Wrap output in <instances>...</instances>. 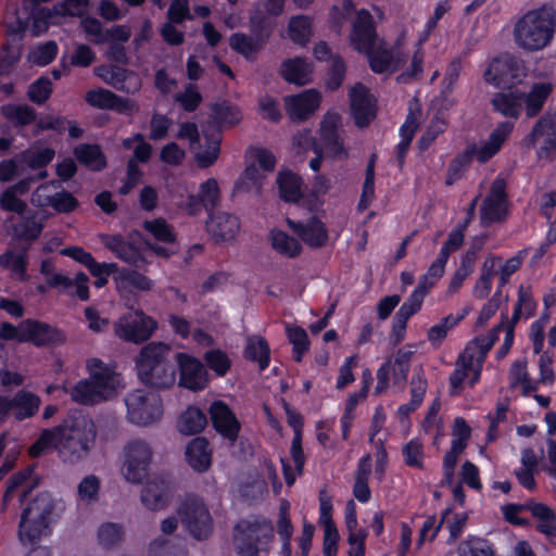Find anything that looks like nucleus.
<instances>
[{
  "label": "nucleus",
  "mask_w": 556,
  "mask_h": 556,
  "mask_svg": "<svg viewBox=\"0 0 556 556\" xmlns=\"http://www.w3.org/2000/svg\"><path fill=\"white\" fill-rule=\"evenodd\" d=\"M97 441L94 422L78 412L70 413L63 421L41 431L29 447L33 457L40 456L48 448H55L64 464L76 465L85 462Z\"/></svg>",
  "instance_id": "obj_1"
},
{
  "label": "nucleus",
  "mask_w": 556,
  "mask_h": 556,
  "mask_svg": "<svg viewBox=\"0 0 556 556\" xmlns=\"http://www.w3.org/2000/svg\"><path fill=\"white\" fill-rule=\"evenodd\" d=\"M140 381L154 389L170 388L176 380V353L168 344L150 342L136 357Z\"/></svg>",
  "instance_id": "obj_2"
},
{
  "label": "nucleus",
  "mask_w": 556,
  "mask_h": 556,
  "mask_svg": "<svg viewBox=\"0 0 556 556\" xmlns=\"http://www.w3.org/2000/svg\"><path fill=\"white\" fill-rule=\"evenodd\" d=\"M556 31V12L552 7L543 5L528 11L514 25V41L527 52L545 49L554 39Z\"/></svg>",
  "instance_id": "obj_3"
},
{
  "label": "nucleus",
  "mask_w": 556,
  "mask_h": 556,
  "mask_svg": "<svg viewBox=\"0 0 556 556\" xmlns=\"http://www.w3.org/2000/svg\"><path fill=\"white\" fill-rule=\"evenodd\" d=\"M90 377L78 381L73 388L64 390L71 399L81 405H94L113 399L119 386V375L99 358L88 362Z\"/></svg>",
  "instance_id": "obj_4"
},
{
  "label": "nucleus",
  "mask_w": 556,
  "mask_h": 556,
  "mask_svg": "<svg viewBox=\"0 0 556 556\" xmlns=\"http://www.w3.org/2000/svg\"><path fill=\"white\" fill-rule=\"evenodd\" d=\"M177 515L185 530L197 541H206L214 531L213 517L203 498L187 494L177 506Z\"/></svg>",
  "instance_id": "obj_5"
},
{
  "label": "nucleus",
  "mask_w": 556,
  "mask_h": 556,
  "mask_svg": "<svg viewBox=\"0 0 556 556\" xmlns=\"http://www.w3.org/2000/svg\"><path fill=\"white\" fill-rule=\"evenodd\" d=\"M53 508L50 493H39L22 511L20 534L27 536L29 541L39 538L48 528Z\"/></svg>",
  "instance_id": "obj_6"
},
{
  "label": "nucleus",
  "mask_w": 556,
  "mask_h": 556,
  "mask_svg": "<svg viewBox=\"0 0 556 556\" xmlns=\"http://www.w3.org/2000/svg\"><path fill=\"white\" fill-rule=\"evenodd\" d=\"M233 545L240 556H260L262 540L273 536L269 522L240 521L235 528Z\"/></svg>",
  "instance_id": "obj_7"
},
{
  "label": "nucleus",
  "mask_w": 556,
  "mask_h": 556,
  "mask_svg": "<svg viewBox=\"0 0 556 556\" xmlns=\"http://www.w3.org/2000/svg\"><path fill=\"white\" fill-rule=\"evenodd\" d=\"M156 329V321L141 309L123 315L115 324V334L127 342L139 344L147 341Z\"/></svg>",
  "instance_id": "obj_8"
},
{
  "label": "nucleus",
  "mask_w": 556,
  "mask_h": 556,
  "mask_svg": "<svg viewBox=\"0 0 556 556\" xmlns=\"http://www.w3.org/2000/svg\"><path fill=\"white\" fill-rule=\"evenodd\" d=\"M123 476L131 483H140L147 476L152 458L150 445L140 439L129 442L125 447Z\"/></svg>",
  "instance_id": "obj_9"
},
{
  "label": "nucleus",
  "mask_w": 556,
  "mask_h": 556,
  "mask_svg": "<svg viewBox=\"0 0 556 556\" xmlns=\"http://www.w3.org/2000/svg\"><path fill=\"white\" fill-rule=\"evenodd\" d=\"M128 418L131 422L147 426L162 416V404L156 395L148 396L140 390H135L125 397Z\"/></svg>",
  "instance_id": "obj_10"
},
{
  "label": "nucleus",
  "mask_w": 556,
  "mask_h": 556,
  "mask_svg": "<svg viewBox=\"0 0 556 556\" xmlns=\"http://www.w3.org/2000/svg\"><path fill=\"white\" fill-rule=\"evenodd\" d=\"M525 76L522 62L509 54L495 58L484 73L485 80L496 87H510L520 83Z\"/></svg>",
  "instance_id": "obj_11"
},
{
  "label": "nucleus",
  "mask_w": 556,
  "mask_h": 556,
  "mask_svg": "<svg viewBox=\"0 0 556 556\" xmlns=\"http://www.w3.org/2000/svg\"><path fill=\"white\" fill-rule=\"evenodd\" d=\"M506 197V181L503 178H496L480 207V223L482 226L486 227L505 219L507 215Z\"/></svg>",
  "instance_id": "obj_12"
},
{
  "label": "nucleus",
  "mask_w": 556,
  "mask_h": 556,
  "mask_svg": "<svg viewBox=\"0 0 556 556\" xmlns=\"http://www.w3.org/2000/svg\"><path fill=\"white\" fill-rule=\"evenodd\" d=\"M533 143H539L538 155L551 161L556 155V106L547 111L534 125L531 134Z\"/></svg>",
  "instance_id": "obj_13"
},
{
  "label": "nucleus",
  "mask_w": 556,
  "mask_h": 556,
  "mask_svg": "<svg viewBox=\"0 0 556 556\" xmlns=\"http://www.w3.org/2000/svg\"><path fill=\"white\" fill-rule=\"evenodd\" d=\"M320 138L328 154L336 159H344L348 152L342 136V122L338 113H327L320 123Z\"/></svg>",
  "instance_id": "obj_14"
},
{
  "label": "nucleus",
  "mask_w": 556,
  "mask_h": 556,
  "mask_svg": "<svg viewBox=\"0 0 556 556\" xmlns=\"http://www.w3.org/2000/svg\"><path fill=\"white\" fill-rule=\"evenodd\" d=\"M350 40L358 52H368L377 45L374 18L367 10L357 12L352 25Z\"/></svg>",
  "instance_id": "obj_15"
},
{
  "label": "nucleus",
  "mask_w": 556,
  "mask_h": 556,
  "mask_svg": "<svg viewBox=\"0 0 556 556\" xmlns=\"http://www.w3.org/2000/svg\"><path fill=\"white\" fill-rule=\"evenodd\" d=\"M176 366L180 370L179 384L192 391L202 390L207 383V372L204 366L195 358L176 353Z\"/></svg>",
  "instance_id": "obj_16"
},
{
  "label": "nucleus",
  "mask_w": 556,
  "mask_h": 556,
  "mask_svg": "<svg viewBox=\"0 0 556 556\" xmlns=\"http://www.w3.org/2000/svg\"><path fill=\"white\" fill-rule=\"evenodd\" d=\"M351 111L358 127L367 126L376 116V100L362 84H356L350 91Z\"/></svg>",
  "instance_id": "obj_17"
},
{
  "label": "nucleus",
  "mask_w": 556,
  "mask_h": 556,
  "mask_svg": "<svg viewBox=\"0 0 556 556\" xmlns=\"http://www.w3.org/2000/svg\"><path fill=\"white\" fill-rule=\"evenodd\" d=\"M514 125L509 122H503L491 132L489 139L481 144L471 143L466 150L471 156L476 157L480 163L488 162L493 157L503 146L513 130Z\"/></svg>",
  "instance_id": "obj_18"
},
{
  "label": "nucleus",
  "mask_w": 556,
  "mask_h": 556,
  "mask_svg": "<svg viewBox=\"0 0 556 556\" xmlns=\"http://www.w3.org/2000/svg\"><path fill=\"white\" fill-rule=\"evenodd\" d=\"M320 94L314 89L285 98L287 114L292 121H305L318 109Z\"/></svg>",
  "instance_id": "obj_19"
},
{
  "label": "nucleus",
  "mask_w": 556,
  "mask_h": 556,
  "mask_svg": "<svg viewBox=\"0 0 556 556\" xmlns=\"http://www.w3.org/2000/svg\"><path fill=\"white\" fill-rule=\"evenodd\" d=\"M370 63V67L376 73H393L406 63L407 56L399 50H389L380 42L375 45L368 52H364Z\"/></svg>",
  "instance_id": "obj_20"
},
{
  "label": "nucleus",
  "mask_w": 556,
  "mask_h": 556,
  "mask_svg": "<svg viewBox=\"0 0 556 556\" xmlns=\"http://www.w3.org/2000/svg\"><path fill=\"white\" fill-rule=\"evenodd\" d=\"M170 497V483L163 477L149 480L141 491V502L150 510L167 507Z\"/></svg>",
  "instance_id": "obj_21"
},
{
  "label": "nucleus",
  "mask_w": 556,
  "mask_h": 556,
  "mask_svg": "<svg viewBox=\"0 0 556 556\" xmlns=\"http://www.w3.org/2000/svg\"><path fill=\"white\" fill-rule=\"evenodd\" d=\"M210 414L216 431L233 444L238 438L240 424L231 409L225 403L217 401L211 405Z\"/></svg>",
  "instance_id": "obj_22"
},
{
  "label": "nucleus",
  "mask_w": 556,
  "mask_h": 556,
  "mask_svg": "<svg viewBox=\"0 0 556 556\" xmlns=\"http://www.w3.org/2000/svg\"><path fill=\"white\" fill-rule=\"evenodd\" d=\"M239 229L238 218L226 212L210 214V219L206 222V230L212 239L216 241H230L235 239Z\"/></svg>",
  "instance_id": "obj_23"
},
{
  "label": "nucleus",
  "mask_w": 556,
  "mask_h": 556,
  "mask_svg": "<svg viewBox=\"0 0 556 556\" xmlns=\"http://www.w3.org/2000/svg\"><path fill=\"white\" fill-rule=\"evenodd\" d=\"M22 331L21 341H30L38 346L55 344L63 341L62 333L59 330L30 319L22 323Z\"/></svg>",
  "instance_id": "obj_24"
},
{
  "label": "nucleus",
  "mask_w": 556,
  "mask_h": 556,
  "mask_svg": "<svg viewBox=\"0 0 556 556\" xmlns=\"http://www.w3.org/2000/svg\"><path fill=\"white\" fill-rule=\"evenodd\" d=\"M99 76L113 88L127 92L134 93L139 90L141 84L139 77L123 67L110 66L100 70Z\"/></svg>",
  "instance_id": "obj_25"
},
{
  "label": "nucleus",
  "mask_w": 556,
  "mask_h": 556,
  "mask_svg": "<svg viewBox=\"0 0 556 556\" xmlns=\"http://www.w3.org/2000/svg\"><path fill=\"white\" fill-rule=\"evenodd\" d=\"M493 110L505 117L518 118L523 105V92L503 91L497 92L491 100Z\"/></svg>",
  "instance_id": "obj_26"
},
{
  "label": "nucleus",
  "mask_w": 556,
  "mask_h": 556,
  "mask_svg": "<svg viewBox=\"0 0 556 556\" xmlns=\"http://www.w3.org/2000/svg\"><path fill=\"white\" fill-rule=\"evenodd\" d=\"M312 64L302 58L289 59L281 64V76L291 84L299 86L311 81Z\"/></svg>",
  "instance_id": "obj_27"
},
{
  "label": "nucleus",
  "mask_w": 556,
  "mask_h": 556,
  "mask_svg": "<svg viewBox=\"0 0 556 556\" xmlns=\"http://www.w3.org/2000/svg\"><path fill=\"white\" fill-rule=\"evenodd\" d=\"M186 457L194 470L199 472L206 471L212 462L207 440L204 438L193 439L187 446Z\"/></svg>",
  "instance_id": "obj_28"
},
{
  "label": "nucleus",
  "mask_w": 556,
  "mask_h": 556,
  "mask_svg": "<svg viewBox=\"0 0 556 556\" xmlns=\"http://www.w3.org/2000/svg\"><path fill=\"white\" fill-rule=\"evenodd\" d=\"M112 250L121 260L138 268L151 263L153 258L150 245H112Z\"/></svg>",
  "instance_id": "obj_29"
},
{
  "label": "nucleus",
  "mask_w": 556,
  "mask_h": 556,
  "mask_svg": "<svg viewBox=\"0 0 556 556\" xmlns=\"http://www.w3.org/2000/svg\"><path fill=\"white\" fill-rule=\"evenodd\" d=\"M553 86L549 83L534 84L528 93H523V104L528 117L536 116L551 96Z\"/></svg>",
  "instance_id": "obj_30"
},
{
  "label": "nucleus",
  "mask_w": 556,
  "mask_h": 556,
  "mask_svg": "<svg viewBox=\"0 0 556 556\" xmlns=\"http://www.w3.org/2000/svg\"><path fill=\"white\" fill-rule=\"evenodd\" d=\"M288 225L306 243H324L328 240L327 231L323 223L316 218H312L307 224L295 223L288 219Z\"/></svg>",
  "instance_id": "obj_31"
},
{
  "label": "nucleus",
  "mask_w": 556,
  "mask_h": 556,
  "mask_svg": "<svg viewBox=\"0 0 556 556\" xmlns=\"http://www.w3.org/2000/svg\"><path fill=\"white\" fill-rule=\"evenodd\" d=\"M475 353L473 346H467L456 361V368L450 377L452 387L451 394L455 395L462 387L463 381L468 376V370L473 367Z\"/></svg>",
  "instance_id": "obj_32"
},
{
  "label": "nucleus",
  "mask_w": 556,
  "mask_h": 556,
  "mask_svg": "<svg viewBox=\"0 0 556 556\" xmlns=\"http://www.w3.org/2000/svg\"><path fill=\"white\" fill-rule=\"evenodd\" d=\"M264 179L265 177L260 169L255 165H250L237 180L233 193H252L257 195L261 193Z\"/></svg>",
  "instance_id": "obj_33"
},
{
  "label": "nucleus",
  "mask_w": 556,
  "mask_h": 556,
  "mask_svg": "<svg viewBox=\"0 0 556 556\" xmlns=\"http://www.w3.org/2000/svg\"><path fill=\"white\" fill-rule=\"evenodd\" d=\"M47 189V186H40L36 190V195L38 197V204L43 205H50L55 211L60 213H68L76 208L77 201L76 199L66 191L56 192L53 195H46L43 200H41V192Z\"/></svg>",
  "instance_id": "obj_34"
},
{
  "label": "nucleus",
  "mask_w": 556,
  "mask_h": 556,
  "mask_svg": "<svg viewBox=\"0 0 556 556\" xmlns=\"http://www.w3.org/2000/svg\"><path fill=\"white\" fill-rule=\"evenodd\" d=\"M205 147L199 141L195 144L194 159L199 167L207 168L218 159L220 152V138L218 136L205 137Z\"/></svg>",
  "instance_id": "obj_35"
},
{
  "label": "nucleus",
  "mask_w": 556,
  "mask_h": 556,
  "mask_svg": "<svg viewBox=\"0 0 556 556\" xmlns=\"http://www.w3.org/2000/svg\"><path fill=\"white\" fill-rule=\"evenodd\" d=\"M40 400L30 392L20 391L13 397L12 414L17 420L29 418L39 408Z\"/></svg>",
  "instance_id": "obj_36"
},
{
  "label": "nucleus",
  "mask_w": 556,
  "mask_h": 556,
  "mask_svg": "<svg viewBox=\"0 0 556 556\" xmlns=\"http://www.w3.org/2000/svg\"><path fill=\"white\" fill-rule=\"evenodd\" d=\"M207 424L206 415L198 407H189L181 414L178 421V429L184 434H195L201 432Z\"/></svg>",
  "instance_id": "obj_37"
},
{
  "label": "nucleus",
  "mask_w": 556,
  "mask_h": 556,
  "mask_svg": "<svg viewBox=\"0 0 556 556\" xmlns=\"http://www.w3.org/2000/svg\"><path fill=\"white\" fill-rule=\"evenodd\" d=\"M244 357L257 362L260 369L264 370L269 363V346L263 337H251L248 339L244 350Z\"/></svg>",
  "instance_id": "obj_38"
},
{
  "label": "nucleus",
  "mask_w": 556,
  "mask_h": 556,
  "mask_svg": "<svg viewBox=\"0 0 556 556\" xmlns=\"http://www.w3.org/2000/svg\"><path fill=\"white\" fill-rule=\"evenodd\" d=\"M53 11L59 20V24L63 23L65 17H81L89 12V0H63L53 5Z\"/></svg>",
  "instance_id": "obj_39"
},
{
  "label": "nucleus",
  "mask_w": 556,
  "mask_h": 556,
  "mask_svg": "<svg viewBox=\"0 0 556 556\" xmlns=\"http://www.w3.org/2000/svg\"><path fill=\"white\" fill-rule=\"evenodd\" d=\"M280 198L287 202H296L301 198L300 178L291 172H281L277 178Z\"/></svg>",
  "instance_id": "obj_40"
},
{
  "label": "nucleus",
  "mask_w": 556,
  "mask_h": 556,
  "mask_svg": "<svg viewBox=\"0 0 556 556\" xmlns=\"http://www.w3.org/2000/svg\"><path fill=\"white\" fill-rule=\"evenodd\" d=\"M231 49L245 58H251L262 49L263 36L251 37L245 34L237 33L231 35L229 39Z\"/></svg>",
  "instance_id": "obj_41"
},
{
  "label": "nucleus",
  "mask_w": 556,
  "mask_h": 556,
  "mask_svg": "<svg viewBox=\"0 0 556 556\" xmlns=\"http://www.w3.org/2000/svg\"><path fill=\"white\" fill-rule=\"evenodd\" d=\"M197 198L204 208L211 214V212L219 205L222 198L217 180L215 178H208L202 182L199 187Z\"/></svg>",
  "instance_id": "obj_42"
},
{
  "label": "nucleus",
  "mask_w": 556,
  "mask_h": 556,
  "mask_svg": "<svg viewBox=\"0 0 556 556\" xmlns=\"http://www.w3.org/2000/svg\"><path fill=\"white\" fill-rule=\"evenodd\" d=\"M42 230V225L37 216L18 215L13 225V231L16 237L24 240H35Z\"/></svg>",
  "instance_id": "obj_43"
},
{
  "label": "nucleus",
  "mask_w": 556,
  "mask_h": 556,
  "mask_svg": "<svg viewBox=\"0 0 556 556\" xmlns=\"http://www.w3.org/2000/svg\"><path fill=\"white\" fill-rule=\"evenodd\" d=\"M418 123H417V115L414 112H410L404 125L401 127V141L396 146V160L400 163V165L403 164L406 152L410 146L412 139L414 137V134L417 129Z\"/></svg>",
  "instance_id": "obj_44"
},
{
  "label": "nucleus",
  "mask_w": 556,
  "mask_h": 556,
  "mask_svg": "<svg viewBox=\"0 0 556 556\" xmlns=\"http://www.w3.org/2000/svg\"><path fill=\"white\" fill-rule=\"evenodd\" d=\"M212 117L223 127H232L241 121V113L237 106L223 101L212 108Z\"/></svg>",
  "instance_id": "obj_45"
},
{
  "label": "nucleus",
  "mask_w": 556,
  "mask_h": 556,
  "mask_svg": "<svg viewBox=\"0 0 556 556\" xmlns=\"http://www.w3.org/2000/svg\"><path fill=\"white\" fill-rule=\"evenodd\" d=\"M75 156L91 169L99 170L104 167V156L98 146L80 144L75 149Z\"/></svg>",
  "instance_id": "obj_46"
},
{
  "label": "nucleus",
  "mask_w": 556,
  "mask_h": 556,
  "mask_svg": "<svg viewBox=\"0 0 556 556\" xmlns=\"http://www.w3.org/2000/svg\"><path fill=\"white\" fill-rule=\"evenodd\" d=\"M33 23L28 28L34 37H38L47 31L50 25H60L53 9L51 8H39L31 14Z\"/></svg>",
  "instance_id": "obj_47"
},
{
  "label": "nucleus",
  "mask_w": 556,
  "mask_h": 556,
  "mask_svg": "<svg viewBox=\"0 0 556 556\" xmlns=\"http://www.w3.org/2000/svg\"><path fill=\"white\" fill-rule=\"evenodd\" d=\"M2 114L20 126L29 125L36 119L35 110L27 104H7L2 106Z\"/></svg>",
  "instance_id": "obj_48"
},
{
  "label": "nucleus",
  "mask_w": 556,
  "mask_h": 556,
  "mask_svg": "<svg viewBox=\"0 0 556 556\" xmlns=\"http://www.w3.org/2000/svg\"><path fill=\"white\" fill-rule=\"evenodd\" d=\"M427 389V381L418 375L410 381V402L400 406L399 414L401 417H407L414 412L422 402Z\"/></svg>",
  "instance_id": "obj_49"
},
{
  "label": "nucleus",
  "mask_w": 556,
  "mask_h": 556,
  "mask_svg": "<svg viewBox=\"0 0 556 556\" xmlns=\"http://www.w3.org/2000/svg\"><path fill=\"white\" fill-rule=\"evenodd\" d=\"M54 156V151L45 148L36 151H26L17 155L21 166L26 165L30 169H41L48 165Z\"/></svg>",
  "instance_id": "obj_50"
},
{
  "label": "nucleus",
  "mask_w": 556,
  "mask_h": 556,
  "mask_svg": "<svg viewBox=\"0 0 556 556\" xmlns=\"http://www.w3.org/2000/svg\"><path fill=\"white\" fill-rule=\"evenodd\" d=\"M287 336L293 345L294 361L301 362L303 354L308 350L309 345L306 331L299 326H287Z\"/></svg>",
  "instance_id": "obj_51"
},
{
  "label": "nucleus",
  "mask_w": 556,
  "mask_h": 556,
  "mask_svg": "<svg viewBox=\"0 0 556 556\" xmlns=\"http://www.w3.org/2000/svg\"><path fill=\"white\" fill-rule=\"evenodd\" d=\"M288 31L295 43L305 45L311 37V20L304 15L293 17L289 23Z\"/></svg>",
  "instance_id": "obj_52"
},
{
  "label": "nucleus",
  "mask_w": 556,
  "mask_h": 556,
  "mask_svg": "<svg viewBox=\"0 0 556 556\" xmlns=\"http://www.w3.org/2000/svg\"><path fill=\"white\" fill-rule=\"evenodd\" d=\"M124 538V530L117 523H104L99 528L98 539L105 548H112L118 545Z\"/></svg>",
  "instance_id": "obj_53"
},
{
  "label": "nucleus",
  "mask_w": 556,
  "mask_h": 556,
  "mask_svg": "<svg viewBox=\"0 0 556 556\" xmlns=\"http://www.w3.org/2000/svg\"><path fill=\"white\" fill-rule=\"evenodd\" d=\"M51 92V80L48 77L41 76L29 85L27 96L31 102L40 105L50 98Z\"/></svg>",
  "instance_id": "obj_54"
},
{
  "label": "nucleus",
  "mask_w": 556,
  "mask_h": 556,
  "mask_svg": "<svg viewBox=\"0 0 556 556\" xmlns=\"http://www.w3.org/2000/svg\"><path fill=\"white\" fill-rule=\"evenodd\" d=\"M270 15L267 14L263 4L260 2L255 3L250 13V23L253 33L255 36H263L264 34L268 36L270 24L268 17Z\"/></svg>",
  "instance_id": "obj_55"
},
{
  "label": "nucleus",
  "mask_w": 556,
  "mask_h": 556,
  "mask_svg": "<svg viewBox=\"0 0 556 556\" xmlns=\"http://www.w3.org/2000/svg\"><path fill=\"white\" fill-rule=\"evenodd\" d=\"M412 355V351H404L402 349L396 352L394 362L391 363V369L395 382L406 380Z\"/></svg>",
  "instance_id": "obj_56"
},
{
  "label": "nucleus",
  "mask_w": 556,
  "mask_h": 556,
  "mask_svg": "<svg viewBox=\"0 0 556 556\" xmlns=\"http://www.w3.org/2000/svg\"><path fill=\"white\" fill-rule=\"evenodd\" d=\"M503 324H500L495 328L491 330V332L482 338H477L473 342L469 343L467 346H473V353L479 352V357L477 362L482 363L488 354V352L493 346L494 342L497 339V332L502 330Z\"/></svg>",
  "instance_id": "obj_57"
},
{
  "label": "nucleus",
  "mask_w": 556,
  "mask_h": 556,
  "mask_svg": "<svg viewBox=\"0 0 556 556\" xmlns=\"http://www.w3.org/2000/svg\"><path fill=\"white\" fill-rule=\"evenodd\" d=\"M113 99L114 92L103 88L91 89L85 96V100L89 105L101 110H110Z\"/></svg>",
  "instance_id": "obj_58"
},
{
  "label": "nucleus",
  "mask_w": 556,
  "mask_h": 556,
  "mask_svg": "<svg viewBox=\"0 0 556 556\" xmlns=\"http://www.w3.org/2000/svg\"><path fill=\"white\" fill-rule=\"evenodd\" d=\"M471 161L472 159L466 149L464 152L459 153L450 164L446 185H453L455 181H457Z\"/></svg>",
  "instance_id": "obj_59"
},
{
  "label": "nucleus",
  "mask_w": 556,
  "mask_h": 556,
  "mask_svg": "<svg viewBox=\"0 0 556 556\" xmlns=\"http://www.w3.org/2000/svg\"><path fill=\"white\" fill-rule=\"evenodd\" d=\"M458 553L459 556H493L490 546L479 539L462 542L458 546Z\"/></svg>",
  "instance_id": "obj_60"
},
{
  "label": "nucleus",
  "mask_w": 556,
  "mask_h": 556,
  "mask_svg": "<svg viewBox=\"0 0 556 556\" xmlns=\"http://www.w3.org/2000/svg\"><path fill=\"white\" fill-rule=\"evenodd\" d=\"M0 207L3 211L13 212L22 215L27 210V203L20 199L17 194L12 192L10 189H5L0 194Z\"/></svg>",
  "instance_id": "obj_61"
},
{
  "label": "nucleus",
  "mask_w": 556,
  "mask_h": 556,
  "mask_svg": "<svg viewBox=\"0 0 556 556\" xmlns=\"http://www.w3.org/2000/svg\"><path fill=\"white\" fill-rule=\"evenodd\" d=\"M205 361L211 369L218 376H224L230 368V359L220 350H212L205 353Z\"/></svg>",
  "instance_id": "obj_62"
},
{
  "label": "nucleus",
  "mask_w": 556,
  "mask_h": 556,
  "mask_svg": "<svg viewBox=\"0 0 556 556\" xmlns=\"http://www.w3.org/2000/svg\"><path fill=\"white\" fill-rule=\"evenodd\" d=\"M403 455L405 459V464L409 467H416L418 469L424 468V451H422V444L418 441H409L404 447H403Z\"/></svg>",
  "instance_id": "obj_63"
},
{
  "label": "nucleus",
  "mask_w": 556,
  "mask_h": 556,
  "mask_svg": "<svg viewBox=\"0 0 556 556\" xmlns=\"http://www.w3.org/2000/svg\"><path fill=\"white\" fill-rule=\"evenodd\" d=\"M144 228L159 241L173 242L176 240L173 229L165 220L146 222Z\"/></svg>",
  "instance_id": "obj_64"
}]
</instances>
